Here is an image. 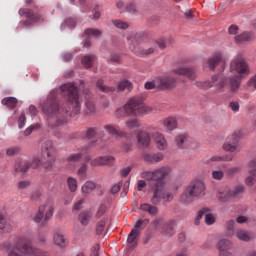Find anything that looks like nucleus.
I'll return each mask as SVG.
<instances>
[{"instance_id":"obj_38","label":"nucleus","mask_w":256,"mask_h":256,"mask_svg":"<svg viewBox=\"0 0 256 256\" xmlns=\"http://www.w3.org/2000/svg\"><path fill=\"white\" fill-rule=\"evenodd\" d=\"M155 141L160 151H164V149H167V140H165V137L163 135L157 134Z\"/></svg>"},{"instance_id":"obj_21","label":"nucleus","mask_w":256,"mask_h":256,"mask_svg":"<svg viewBox=\"0 0 256 256\" xmlns=\"http://www.w3.org/2000/svg\"><path fill=\"white\" fill-rule=\"evenodd\" d=\"M222 59L223 57L221 56V53H218V52H215L212 56H210L207 60V65L209 67V70L215 71V67L219 65Z\"/></svg>"},{"instance_id":"obj_17","label":"nucleus","mask_w":256,"mask_h":256,"mask_svg":"<svg viewBox=\"0 0 256 256\" xmlns=\"http://www.w3.org/2000/svg\"><path fill=\"white\" fill-rule=\"evenodd\" d=\"M255 39V34L251 31H244L240 34H237L234 37V41L237 45H241L243 43H249V41H253Z\"/></svg>"},{"instance_id":"obj_57","label":"nucleus","mask_w":256,"mask_h":256,"mask_svg":"<svg viewBox=\"0 0 256 256\" xmlns=\"http://www.w3.org/2000/svg\"><path fill=\"white\" fill-rule=\"evenodd\" d=\"M25 123H27V117L25 116V113H22L18 119V128L23 129V127H25Z\"/></svg>"},{"instance_id":"obj_51","label":"nucleus","mask_w":256,"mask_h":256,"mask_svg":"<svg viewBox=\"0 0 256 256\" xmlns=\"http://www.w3.org/2000/svg\"><path fill=\"white\" fill-rule=\"evenodd\" d=\"M105 225H107V222L105 220H100L96 225V233L98 235H103V231H105Z\"/></svg>"},{"instance_id":"obj_29","label":"nucleus","mask_w":256,"mask_h":256,"mask_svg":"<svg viewBox=\"0 0 256 256\" xmlns=\"http://www.w3.org/2000/svg\"><path fill=\"white\" fill-rule=\"evenodd\" d=\"M217 161H233V156L231 155H224V156H212L211 158L207 160H203V163L205 165L213 166V163Z\"/></svg>"},{"instance_id":"obj_22","label":"nucleus","mask_w":256,"mask_h":256,"mask_svg":"<svg viewBox=\"0 0 256 256\" xmlns=\"http://www.w3.org/2000/svg\"><path fill=\"white\" fill-rule=\"evenodd\" d=\"M137 141L140 147L147 148L151 143V136L147 132H140L137 135Z\"/></svg>"},{"instance_id":"obj_41","label":"nucleus","mask_w":256,"mask_h":256,"mask_svg":"<svg viewBox=\"0 0 256 256\" xmlns=\"http://www.w3.org/2000/svg\"><path fill=\"white\" fill-rule=\"evenodd\" d=\"M149 225V219L144 218V219H139L137 223L134 225V229L136 231H142V229H145Z\"/></svg>"},{"instance_id":"obj_50","label":"nucleus","mask_w":256,"mask_h":256,"mask_svg":"<svg viewBox=\"0 0 256 256\" xmlns=\"http://www.w3.org/2000/svg\"><path fill=\"white\" fill-rule=\"evenodd\" d=\"M112 23L114 27H116L117 29H122V30L129 29V24L125 21L113 20Z\"/></svg>"},{"instance_id":"obj_6","label":"nucleus","mask_w":256,"mask_h":256,"mask_svg":"<svg viewBox=\"0 0 256 256\" xmlns=\"http://www.w3.org/2000/svg\"><path fill=\"white\" fill-rule=\"evenodd\" d=\"M42 157L47 159L46 162L43 164L44 169H51L53 165H55V153L56 149L53 146L52 140H46L41 147Z\"/></svg>"},{"instance_id":"obj_24","label":"nucleus","mask_w":256,"mask_h":256,"mask_svg":"<svg viewBox=\"0 0 256 256\" xmlns=\"http://www.w3.org/2000/svg\"><path fill=\"white\" fill-rule=\"evenodd\" d=\"M163 153H156V154H150V153H146L143 156V159L146 163H159L160 161H163Z\"/></svg>"},{"instance_id":"obj_12","label":"nucleus","mask_w":256,"mask_h":256,"mask_svg":"<svg viewBox=\"0 0 256 256\" xmlns=\"http://www.w3.org/2000/svg\"><path fill=\"white\" fill-rule=\"evenodd\" d=\"M96 143H97V140L89 142L88 145H86L80 149L79 153L70 154L67 157V161L69 163H79L81 161V159H83V155H87V153H89V149H91V147H93Z\"/></svg>"},{"instance_id":"obj_46","label":"nucleus","mask_w":256,"mask_h":256,"mask_svg":"<svg viewBox=\"0 0 256 256\" xmlns=\"http://www.w3.org/2000/svg\"><path fill=\"white\" fill-rule=\"evenodd\" d=\"M85 107H86L85 113L87 115H91V114L95 113V102H93L91 100H86Z\"/></svg>"},{"instance_id":"obj_20","label":"nucleus","mask_w":256,"mask_h":256,"mask_svg":"<svg viewBox=\"0 0 256 256\" xmlns=\"http://www.w3.org/2000/svg\"><path fill=\"white\" fill-rule=\"evenodd\" d=\"M139 211L148 213V215H150V217H155L157 215V213H159V208L155 204L143 203L140 205Z\"/></svg>"},{"instance_id":"obj_2","label":"nucleus","mask_w":256,"mask_h":256,"mask_svg":"<svg viewBox=\"0 0 256 256\" xmlns=\"http://www.w3.org/2000/svg\"><path fill=\"white\" fill-rule=\"evenodd\" d=\"M170 173L171 168L169 167H162L153 172L144 171L141 173L142 179H146V181H155L153 195L150 199L152 205H161V203L167 205V203H171L173 199H175L173 192H169L165 189V178Z\"/></svg>"},{"instance_id":"obj_34","label":"nucleus","mask_w":256,"mask_h":256,"mask_svg":"<svg viewBox=\"0 0 256 256\" xmlns=\"http://www.w3.org/2000/svg\"><path fill=\"white\" fill-rule=\"evenodd\" d=\"M125 89H127L128 91H131V89H133V83H131V81L127 79L120 81L117 86V91L119 92L125 91Z\"/></svg>"},{"instance_id":"obj_63","label":"nucleus","mask_w":256,"mask_h":256,"mask_svg":"<svg viewBox=\"0 0 256 256\" xmlns=\"http://www.w3.org/2000/svg\"><path fill=\"white\" fill-rule=\"evenodd\" d=\"M100 249H101V246L99 244L94 245L91 248L90 256H99Z\"/></svg>"},{"instance_id":"obj_43","label":"nucleus","mask_w":256,"mask_h":256,"mask_svg":"<svg viewBox=\"0 0 256 256\" xmlns=\"http://www.w3.org/2000/svg\"><path fill=\"white\" fill-rule=\"evenodd\" d=\"M45 163H47V160H45V158L40 159L36 157L32 160V162H30V167H32V169H38V167H43Z\"/></svg>"},{"instance_id":"obj_40","label":"nucleus","mask_w":256,"mask_h":256,"mask_svg":"<svg viewBox=\"0 0 256 256\" xmlns=\"http://www.w3.org/2000/svg\"><path fill=\"white\" fill-rule=\"evenodd\" d=\"M236 237L239 241H251V236L245 230H237Z\"/></svg>"},{"instance_id":"obj_8","label":"nucleus","mask_w":256,"mask_h":256,"mask_svg":"<svg viewBox=\"0 0 256 256\" xmlns=\"http://www.w3.org/2000/svg\"><path fill=\"white\" fill-rule=\"evenodd\" d=\"M18 13L21 17H27V19L23 22L24 27H33V25L37 23H43V16L33 13V11L30 9L21 8Z\"/></svg>"},{"instance_id":"obj_44","label":"nucleus","mask_w":256,"mask_h":256,"mask_svg":"<svg viewBox=\"0 0 256 256\" xmlns=\"http://www.w3.org/2000/svg\"><path fill=\"white\" fill-rule=\"evenodd\" d=\"M226 231L229 237L235 235V220H229L226 223Z\"/></svg>"},{"instance_id":"obj_48","label":"nucleus","mask_w":256,"mask_h":256,"mask_svg":"<svg viewBox=\"0 0 256 256\" xmlns=\"http://www.w3.org/2000/svg\"><path fill=\"white\" fill-rule=\"evenodd\" d=\"M67 183L71 193H75V191H77V179L73 177H68Z\"/></svg>"},{"instance_id":"obj_32","label":"nucleus","mask_w":256,"mask_h":256,"mask_svg":"<svg viewBox=\"0 0 256 256\" xmlns=\"http://www.w3.org/2000/svg\"><path fill=\"white\" fill-rule=\"evenodd\" d=\"M97 189V184L93 181H87L81 188L82 193H85L86 195H89L92 191H95Z\"/></svg>"},{"instance_id":"obj_42","label":"nucleus","mask_w":256,"mask_h":256,"mask_svg":"<svg viewBox=\"0 0 256 256\" xmlns=\"http://www.w3.org/2000/svg\"><path fill=\"white\" fill-rule=\"evenodd\" d=\"M241 193H245V186L242 184H238L233 190H230V195L232 197H238Z\"/></svg>"},{"instance_id":"obj_13","label":"nucleus","mask_w":256,"mask_h":256,"mask_svg":"<svg viewBox=\"0 0 256 256\" xmlns=\"http://www.w3.org/2000/svg\"><path fill=\"white\" fill-rule=\"evenodd\" d=\"M101 35H103V32L100 29H95V28L85 29L84 37H86V39L82 41L83 48L89 49V47H91V37H94V39H98V37H101Z\"/></svg>"},{"instance_id":"obj_19","label":"nucleus","mask_w":256,"mask_h":256,"mask_svg":"<svg viewBox=\"0 0 256 256\" xmlns=\"http://www.w3.org/2000/svg\"><path fill=\"white\" fill-rule=\"evenodd\" d=\"M127 41L130 45L131 51H135L137 49L139 43L143 41V33H135L127 37Z\"/></svg>"},{"instance_id":"obj_1","label":"nucleus","mask_w":256,"mask_h":256,"mask_svg":"<svg viewBox=\"0 0 256 256\" xmlns=\"http://www.w3.org/2000/svg\"><path fill=\"white\" fill-rule=\"evenodd\" d=\"M60 93L66 101L67 108L61 107L59 103V90L53 89L49 92L46 100L39 103L42 113L45 114L48 121H53L56 125H65L67 120L81 113V101L79 88L75 82L64 83L60 86Z\"/></svg>"},{"instance_id":"obj_60","label":"nucleus","mask_w":256,"mask_h":256,"mask_svg":"<svg viewBox=\"0 0 256 256\" xmlns=\"http://www.w3.org/2000/svg\"><path fill=\"white\" fill-rule=\"evenodd\" d=\"M126 11L127 13H136L137 12V5L135 3L130 2L129 4L126 5Z\"/></svg>"},{"instance_id":"obj_45","label":"nucleus","mask_w":256,"mask_h":256,"mask_svg":"<svg viewBox=\"0 0 256 256\" xmlns=\"http://www.w3.org/2000/svg\"><path fill=\"white\" fill-rule=\"evenodd\" d=\"M21 153V148L19 146H14L6 149L7 157H15V155H19Z\"/></svg>"},{"instance_id":"obj_62","label":"nucleus","mask_w":256,"mask_h":256,"mask_svg":"<svg viewBox=\"0 0 256 256\" xmlns=\"http://www.w3.org/2000/svg\"><path fill=\"white\" fill-rule=\"evenodd\" d=\"M187 139V136L183 135V134H180L178 135L176 138H175V142H176V145H178L179 147H181V145H183L185 143Z\"/></svg>"},{"instance_id":"obj_3","label":"nucleus","mask_w":256,"mask_h":256,"mask_svg":"<svg viewBox=\"0 0 256 256\" xmlns=\"http://www.w3.org/2000/svg\"><path fill=\"white\" fill-rule=\"evenodd\" d=\"M2 245L8 253L7 256H49L47 252L33 247L31 240L25 236H17Z\"/></svg>"},{"instance_id":"obj_30","label":"nucleus","mask_w":256,"mask_h":256,"mask_svg":"<svg viewBox=\"0 0 256 256\" xmlns=\"http://www.w3.org/2000/svg\"><path fill=\"white\" fill-rule=\"evenodd\" d=\"M18 102L19 101L13 96L5 97L1 101L2 105H5L8 109H15Z\"/></svg>"},{"instance_id":"obj_4","label":"nucleus","mask_w":256,"mask_h":256,"mask_svg":"<svg viewBox=\"0 0 256 256\" xmlns=\"http://www.w3.org/2000/svg\"><path fill=\"white\" fill-rule=\"evenodd\" d=\"M205 195V183L201 180H193L180 196V202L189 205L193 201V197H201Z\"/></svg>"},{"instance_id":"obj_10","label":"nucleus","mask_w":256,"mask_h":256,"mask_svg":"<svg viewBox=\"0 0 256 256\" xmlns=\"http://www.w3.org/2000/svg\"><path fill=\"white\" fill-rule=\"evenodd\" d=\"M230 70L237 73L239 77H243L245 73H249V64L243 58H235L230 63Z\"/></svg>"},{"instance_id":"obj_28","label":"nucleus","mask_w":256,"mask_h":256,"mask_svg":"<svg viewBox=\"0 0 256 256\" xmlns=\"http://www.w3.org/2000/svg\"><path fill=\"white\" fill-rule=\"evenodd\" d=\"M241 79H243V76L233 75L230 77V91L232 93H235L241 87Z\"/></svg>"},{"instance_id":"obj_35","label":"nucleus","mask_w":256,"mask_h":256,"mask_svg":"<svg viewBox=\"0 0 256 256\" xmlns=\"http://www.w3.org/2000/svg\"><path fill=\"white\" fill-rule=\"evenodd\" d=\"M65 27H69V29H75L77 27V18L70 17L62 23L60 29L63 31Z\"/></svg>"},{"instance_id":"obj_56","label":"nucleus","mask_w":256,"mask_h":256,"mask_svg":"<svg viewBox=\"0 0 256 256\" xmlns=\"http://www.w3.org/2000/svg\"><path fill=\"white\" fill-rule=\"evenodd\" d=\"M123 186V182H118L116 184H114L111 189H110V193L112 195H116V193H118L119 191H121V187Z\"/></svg>"},{"instance_id":"obj_14","label":"nucleus","mask_w":256,"mask_h":256,"mask_svg":"<svg viewBox=\"0 0 256 256\" xmlns=\"http://www.w3.org/2000/svg\"><path fill=\"white\" fill-rule=\"evenodd\" d=\"M113 163H115V157L111 155L98 156L90 161L92 167H103L105 165L111 167Z\"/></svg>"},{"instance_id":"obj_53","label":"nucleus","mask_w":256,"mask_h":256,"mask_svg":"<svg viewBox=\"0 0 256 256\" xmlns=\"http://www.w3.org/2000/svg\"><path fill=\"white\" fill-rule=\"evenodd\" d=\"M40 127H41L40 124H32V125H30L24 131L25 137H29V135H31V133H33V131H37V129H39Z\"/></svg>"},{"instance_id":"obj_33","label":"nucleus","mask_w":256,"mask_h":256,"mask_svg":"<svg viewBox=\"0 0 256 256\" xmlns=\"http://www.w3.org/2000/svg\"><path fill=\"white\" fill-rule=\"evenodd\" d=\"M164 127L167 131H173L177 129V120L173 117L164 120Z\"/></svg>"},{"instance_id":"obj_11","label":"nucleus","mask_w":256,"mask_h":256,"mask_svg":"<svg viewBox=\"0 0 256 256\" xmlns=\"http://www.w3.org/2000/svg\"><path fill=\"white\" fill-rule=\"evenodd\" d=\"M158 91H167L175 89L177 86V79L173 76L157 77Z\"/></svg>"},{"instance_id":"obj_7","label":"nucleus","mask_w":256,"mask_h":256,"mask_svg":"<svg viewBox=\"0 0 256 256\" xmlns=\"http://www.w3.org/2000/svg\"><path fill=\"white\" fill-rule=\"evenodd\" d=\"M46 207L47 205L40 206L38 212L33 217L34 223L40 224V227H45L51 221L53 213H55L53 206H50L48 211L45 212Z\"/></svg>"},{"instance_id":"obj_52","label":"nucleus","mask_w":256,"mask_h":256,"mask_svg":"<svg viewBox=\"0 0 256 256\" xmlns=\"http://www.w3.org/2000/svg\"><path fill=\"white\" fill-rule=\"evenodd\" d=\"M207 213H209L208 208H202L200 211H198L197 217L194 222L195 225H199V221H201V219H203V215H207Z\"/></svg>"},{"instance_id":"obj_49","label":"nucleus","mask_w":256,"mask_h":256,"mask_svg":"<svg viewBox=\"0 0 256 256\" xmlns=\"http://www.w3.org/2000/svg\"><path fill=\"white\" fill-rule=\"evenodd\" d=\"M139 235H140V232H138V230L132 229L127 237V243L129 244L135 243V240L137 239V237H139Z\"/></svg>"},{"instance_id":"obj_47","label":"nucleus","mask_w":256,"mask_h":256,"mask_svg":"<svg viewBox=\"0 0 256 256\" xmlns=\"http://www.w3.org/2000/svg\"><path fill=\"white\" fill-rule=\"evenodd\" d=\"M158 80L157 78H155L152 81H147L144 85L145 89H147L148 91H151V89H157V91H159V85L157 84Z\"/></svg>"},{"instance_id":"obj_26","label":"nucleus","mask_w":256,"mask_h":256,"mask_svg":"<svg viewBox=\"0 0 256 256\" xmlns=\"http://www.w3.org/2000/svg\"><path fill=\"white\" fill-rule=\"evenodd\" d=\"M104 129L106 133H108V135H111L112 137H125V132L119 130V128L111 124L105 125Z\"/></svg>"},{"instance_id":"obj_27","label":"nucleus","mask_w":256,"mask_h":256,"mask_svg":"<svg viewBox=\"0 0 256 256\" xmlns=\"http://www.w3.org/2000/svg\"><path fill=\"white\" fill-rule=\"evenodd\" d=\"M162 231L168 237H172V235H175V221L169 220L166 223H164L162 225Z\"/></svg>"},{"instance_id":"obj_54","label":"nucleus","mask_w":256,"mask_h":256,"mask_svg":"<svg viewBox=\"0 0 256 256\" xmlns=\"http://www.w3.org/2000/svg\"><path fill=\"white\" fill-rule=\"evenodd\" d=\"M105 213H107V206L105 204H101L96 212V219H101Z\"/></svg>"},{"instance_id":"obj_37","label":"nucleus","mask_w":256,"mask_h":256,"mask_svg":"<svg viewBox=\"0 0 256 256\" xmlns=\"http://www.w3.org/2000/svg\"><path fill=\"white\" fill-rule=\"evenodd\" d=\"M249 176L246 177L245 183L248 187H253L256 183V170H248Z\"/></svg>"},{"instance_id":"obj_39","label":"nucleus","mask_w":256,"mask_h":256,"mask_svg":"<svg viewBox=\"0 0 256 256\" xmlns=\"http://www.w3.org/2000/svg\"><path fill=\"white\" fill-rule=\"evenodd\" d=\"M78 221H80L83 227H87L89 225V212L82 211L78 216Z\"/></svg>"},{"instance_id":"obj_36","label":"nucleus","mask_w":256,"mask_h":256,"mask_svg":"<svg viewBox=\"0 0 256 256\" xmlns=\"http://www.w3.org/2000/svg\"><path fill=\"white\" fill-rule=\"evenodd\" d=\"M53 241L58 247H61V249H63V247H65L66 245L65 236H63L61 233H58V232L54 233Z\"/></svg>"},{"instance_id":"obj_15","label":"nucleus","mask_w":256,"mask_h":256,"mask_svg":"<svg viewBox=\"0 0 256 256\" xmlns=\"http://www.w3.org/2000/svg\"><path fill=\"white\" fill-rule=\"evenodd\" d=\"M241 140V136L239 133L234 132L229 139L228 142L223 144L224 151H229L230 153H235L239 147V141Z\"/></svg>"},{"instance_id":"obj_18","label":"nucleus","mask_w":256,"mask_h":256,"mask_svg":"<svg viewBox=\"0 0 256 256\" xmlns=\"http://www.w3.org/2000/svg\"><path fill=\"white\" fill-rule=\"evenodd\" d=\"M173 73H175V75H183L184 77H188V79L191 80L197 77V75L195 74V70L191 67L180 66L174 69Z\"/></svg>"},{"instance_id":"obj_55","label":"nucleus","mask_w":256,"mask_h":256,"mask_svg":"<svg viewBox=\"0 0 256 256\" xmlns=\"http://www.w3.org/2000/svg\"><path fill=\"white\" fill-rule=\"evenodd\" d=\"M97 131H99V128H87L86 130V139H93L95 135H97Z\"/></svg>"},{"instance_id":"obj_9","label":"nucleus","mask_w":256,"mask_h":256,"mask_svg":"<svg viewBox=\"0 0 256 256\" xmlns=\"http://www.w3.org/2000/svg\"><path fill=\"white\" fill-rule=\"evenodd\" d=\"M221 79V76L214 75L212 76V80H206V81H197L195 83L196 87L199 89H204L207 91V89H211V87H218V89H223L225 87V80H219Z\"/></svg>"},{"instance_id":"obj_25","label":"nucleus","mask_w":256,"mask_h":256,"mask_svg":"<svg viewBox=\"0 0 256 256\" xmlns=\"http://www.w3.org/2000/svg\"><path fill=\"white\" fill-rule=\"evenodd\" d=\"M95 61H97V55H95V54L84 55L81 59V63L83 65V67H85L86 69H91V67H93V63H95Z\"/></svg>"},{"instance_id":"obj_64","label":"nucleus","mask_w":256,"mask_h":256,"mask_svg":"<svg viewBox=\"0 0 256 256\" xmlns=\"http://www.w3.org/2000/svg\"><path fill=\"white\" fill-rule=\"evenodd\" d=\"M238 31H239V26L235 24L230 25V27L228 28L229 35H237Z\"/></svg>"},{"instance_id":"obj_5","label":"nucleus","mask_w":256,"mask_h":256,"mask_svg":"<svg viewBox=\"0 0 256 256\" xmlns=\"http://www.w3.org/2000/svg\"><path fill=\"white\" fill-rule=\"evenodd\" d=\"M144 115L147 113V107L143 104V100L132 98L123 108L116 110V117H123L124 115Z\"/></svg>"},{"instance_id":"obj_59","label":"nucleus","mask_w":256,"mask_h":256,"mask_svg":"<svg viewBox=\"0 0 256 256\" xmlns=\"http://www.w3.org/2000/svg\"><path fill=\"white\" fill-rule=\"evenodd\" d=\"M205 223H206V225H213V223H215V216H213V214L206 213L205 214Z\"/></svg>"},{"instance_id":"obj_23","label":"nucleus","mask_w":256,"mask_h":256,"mask_svg":"<svg viewBox=\"0 0 256 256\" xmlns=\"http://www.w3.org/2000/svg\"><path fill=\"white\" fill-rule=\"evenodd\" d=\"M31 167V162L29 160H20L14 164V169L16 173H27Z\"/></svg>"},{"instance_id":"obj_58","label":"nucleus","mask_w":256,"mask_h":256,"mask_svg":"<svg viewBox=\"0 0 256 256\" xmlns=\"http://www.w3.org/2000/svg\"><path fill=\"white\" fill-rule=\"evenodd\" d=\"M223 171L221 170H214L212 171V177L213 179H216L217 181H221L223 179Z\"/></svg>"},{"instance_id":"obj_31","label":"nucleus","mask_w":256,"mask_h":256,"mask_svg":"<svg viewBox=\"0 0 256 256\" xmlns=\"http://www.w3.org/2000/svg\"><path fill=\"white\" fill-rule=\"evenodd\" d=\"M96 87L99 91H102V93H114L115 91V87L106 86L103 79L97 80Z\"/></svg>"},{"instance_id":"obj_16","label":"nucleus","mask_w":256,"mask_h":256,"mask_svg":"<svg viewBox=\"0 0 256 256\" xmlns=\"http://www.w3.org/2000/svg\"><path fill=\"white\" fill-rule=\"evenodd\" d=\"M233 244L229 239H221L217 243V249L219 250V256H232L230 250Z\"/></svg>"},{"instance_id":"obj_61","label":"nucleus","mask_w":256,"mask_h":256,"mask_svg":"<svg viewBox=\"0 0 256 256\" xmlns=\"http://www.w3.org/2000/svg\"><path fill=\"white\" fill-rule=\"evenodd\" d=\"M126 127H128V129H135L136 127H139V122L137 119L129 120L126 122Z\"/></svg>"}]
</instances>
